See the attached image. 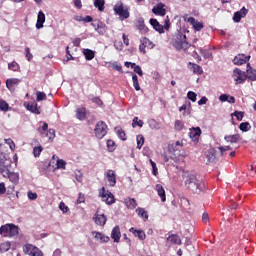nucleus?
<instances>
[{
	"label": "nucleus",
	"mask_w": 256,
	"mask_h": 256,
	"mask_svg": "<svg viewBox=\"0 0 256 256\" xmlns=\"http://www.w3.org/2000/svg\"><path fill=\"white\" fill-rule=\"evenodd\" d=\"M184 183L187 189L199 195L203 189H205V184L197 179V174L195 172H184L183 173Z\"/></svg>",
	"instance_id": "1"
},
{
	"label": "nucleus",
	"mask_w": 256,
	"mask_h": 256,
	"mask_svg": "<svg viewBox=\"0 0 256 256\" xmlns=\"http://www.w3.org/2000/svg\"><path fill=\"white\" fill-rule=\"evenodd\" d=\"M4 147L3 144H0V175L7 177L11 171V160L9 156L3 152Z\"/></svg>",
	"instance_id": "2"
},
{
	"label": "nucleus",
	"mask_w": 256,
	"mask_h": 256,
	"mask_svg": "<svg viewBox=\"0 0 256 256\" xmlns=\"http://www.w3.org/2000/svg\"><path fill=\"white\" fill-rule=\"evenodd\" d=\"M0 235L2 237H16L19 235V227L15 224H5L0 227Z\"/></svg>",
	"instance_id": "3"
},
{
	"label": "nucleus",
	"mask_w": 256,
	"mask_h": 256,
	"mask_svg": "<svg viewBox=\"0 0 256 256\" xmlns=\"http://www.w3.org/2000/svg\"><path fill=\"white\" fill-rule=\"evenodd\" d=\"M108 127L107 124L103 121H99L94 129V133L97 139H103L107 135Z\"/></svg>",
	"instance_id": "4"
},
{
	"label": "nucleus",
	"mask_w": 256,
	"mask_h": 256,
	"mask_svg": "<svg viewBox=\"0 0 256 256\" xmlns=\"http://www.w3.org/2000/svg\"><path fill=\"white\" fill-rule=\"evenodd\" d=\"M114 11L116 15H119L121 21L129 19V10L121 2L114 5Z\"/></svg>",
	"instance_id": "5"
},
{
	"label": "nucleus",
	"mask_w": 256,
	"mask_h": 256,
	"mask_svg": "<svg viewBox=\"0 0 256 256\" xmlns=\"http://www.w3.org/2000/svg\"><path fill=\"white\" fill-rule=\"evenodd\" d=\"M232 77L234 81H236V85H240L241 83H245V81L247 80V73L243 72L239 68H236L233 71Z\"/></svg>",
	"instance_id": "6"
},
{
	"label": "nucleus",
	"mask_w": 256,
	"mask_h": 256,
	"mask_svg": "<svg viewBox=\"0 0 256 256\" xmlns=\"http://www.w3.org/2000/svg\"><path fill=\"white\" fill-rule=\"evenodd\" d=\"M100 197L102 198V201L107 203V205H113V203H115V196L111 192L106 191L105 188H102Z\"/></svg>",
	"instance_id": "7"
},
{
	"label": "nucleus",
	"mask_w": 256,
	"mask_h": 256,
	"mask_svg": "<svg viewBox=\"0 0 256 256\" xmlns=\"http://www.w3.org/2000/svg\"><path fill=\"white\" fill-rule=\"evenodd\" d=\"M176 43L178 45V49H187V36L183 33H179L176 39Z\"/></svg>",
	"instance_id": "8"
},
{
	"label": "nucleus",
	"mask_w": 256,
	"mask_h": 256,
	"mask_svg": "<svg viewBox=\"0 0 256 256\" xmlns=\"http://www.w3.org/2000/svg\"><path fill=\"white\" fill-rule=\"evenodd\" d=\"M152 13L154 15H160V17H165L167 11L165 10V4L159 3L156 6L153 7Z\"/></svg>",
	"instance_id": "9"
},
{
	"label": "nucleus",
	"mask_w": 256,
	"mask_h": 256,
	"mask_svg": "<svg viewBox=\"0 0 256 256\" xmlns=\"http://www.w3.org/2000/svg\"><path fill=\"white\" fill-rule=\"evenodd\" d=\"M106 177L110 187H115V185H117V175H115V171L107 170Z\"/></svg>",
	"instance_id": "10"
},
{
	"label": "nucleus",
	"mask_w": 256,
	"mask_h": 256,
	"mask_svg": "<svg viewBox=\"0 0 256 256\" xmlns=\"http://www.w3.org/2000/svg\"><path fill=\"white\" fill-rule=\"evenodd\" d=\"M190 139L192 141H199V137H201V128L200 127H192L189 132Z\"/></svg>",
	"instance_id": "11"
},
{
	"label": "nucleus",
	"mask_w": 256,
	"mask_h": 256,
	"mask_svg": "<svg viewBox=\"0 0 256 256\" xmlns=\"http://www.w3.org/2000/svg\"><path fill=\"white\" fill-rule=\"evenodd\" d=\"M208 163H215L217 161V150L210 148L206 153Z\"/></svg>",
	"instance_id": "12"
},
{
	"label": "nucleus",
	"mask_w": 256,
	"mask_h": 256,
	"mask_svg": "<svg viewBox=\"0 0 256 256\" xmlns=\"http://www.w3.org/2000/svg\"><path fill=\"white\" fill-rule=\"evenodd\" d=\"M249 59H251V56L240 54L233 59V63L234 65H245Z\"/></svg>",
	"instance_id": "13"
},
{
	"label": "nucleus",
	"mask_w": 256,
	"mask_h": 256,
	"mask_svg": "<svg viewBox=\"0 0 256 256\" xmlns=\"http://www.w3.org/2000/svg\"><path fill=\"white\" fill-rule=\"evenodd\" d=\"M96 225L103 227L107 223V216L105 214H95L93 217Z\"/></svg>",
	"instance_id": "14"
},
{
	"label": "nucleus",
	"mask_w": 256,
	"mask_h": 256,
	"mask_svg": "<svg viewBox=\"0 0 256 256\" xmlns=\"http://www.w3.org/2000/svg\"><path fill=\"white\" fill-rule=\"evenodd\" d=\"M155 191L158 193L162 203H165V201H167V196L165 194V188H163V185L157 184L155 186Z\"/></svg>",
	"instance_id": "15"
},
{
	"label": "nucleus",
	"mask_w": 256,
	"mask_h": 256,
	"mask_svg": "<svg viewBox=\"0 0 256 256\" xmlns=\"http://www.w3.org/2000/svg\"><path fill=\"white\" fill-rule=\"evenodd\" d=\"M246 79H250V81H256V70L251 67L250 63H247Z\"/></svg>",
	"instance_id": "16"
},
{
	"label": "nucleus",
	"mask_w": 256,
	"mask_h": 256,
	"mask_svg": "<svg viewBox=\"0 0 256 256\" xmlns=\"http://www.w3.org/2000/svg\"><path fill=\"white\" fill-rule=\"evenodd\" d=\"M111 238L114 240V243H119L121 239V229L119 228V226H115L112 229Z\"/></svg>",
	"instance_id": "17"
},
{
	"label": "nucleus",
	"mask_w": 256,
	"mask_h": 256,
	"mask_svg": "<svg viewBox=\"0 0 256 256\" xmlns=\"http://www.w3.org/2000/svg\"><path fill=\"white\" fill-rule=\"evenodd\" d=\"M136 25L140 33H147L149 31V28L145 26V20L143 18H138Z\"/></svg>",
	"instance_id": "18"
},
{
	"label": "nucleus",
	"mask_w": 256,
	"mask_h": 256,
	"mask_svg": "<svg viewBox=\"0 0 256 256\" xmlns=\"http://www.w3.org/2000/svg\"><path fill=\"white\" fill-rule=\"evenodd\" d=\"M43 23H45V13L43 11L38 12L36 29H43Z\"/></svg>",
	"instance_id": "19"
},
{
	"label": "nucleus",
	"mask_w": 256,
	"mask_h": 256,
	"mask_svg": "<svg viewBox=\"0 0 256 256\" xmlns=\"http://www.w3.org/2000/svg\"><path fill=\"white\" fill-rule=\"evenodd\" d=\"M188 23H190L193 26L195 31H201V29H203V24L193 17L188 18Z\"/></svg>",
	"instance_id": "20"
},
{
	"label": "nucleus",
	"mask_w": 256,
	"mask_h": 256,
	"mask_svg": "<svg viewBox=\"0 0 256 256\" xmlns=\"http://www.w3.org/2000/svg\"><path fill=\"white\" fill-rule=\"evenodd\" d=\"M19 83H21L19 78H9L6 80V87L11 90L15 85H19Z\"/></svg>",
	"instance_id": "21"
},
{
	"label": "nucleus",
	"mask_w": 256,
	"mask_h": 256,
	"mask_svg": "<svg viewBox=\"0 0 256 256\" xmlns=\"http://www.w3.org/2000/svg\"><path fill=\"white\" fill-rule=\"evenodd\" d=\"M167 241L171 243L172 245H181V238H179V235L177 234H171Z\"/></svg>",
	"instance_id": "22"
},
{
	"label": "nucleus",
	"mask_w": 256,
	"mask_h": 256,
	"mask_svg": "<svg viewBox=\"0 0 256 256\" xmlns=\"http://www.w3.org/2000/svg\"><path fill=\"white\" fill-rule=\"evenodd\" d=\"M94 237L97 241H100V243H109V236H105L101 234L100 232H93Z\"/></svg>",
	"instance_id": "23"
},
{
	"label": "nucleus",
	"mask_w": 256,
	"mask_h": 256,
	"mask_svg": "<svg viewBox=\"0 0 256 256\" xmlns=\"http://www.w3.org/2000/svg\"><path fill=\"white\" fill-rule=\"evenodd\" d=\"M224 139L226 143H237V141H239L240 139V136L239 134L228 135V136H225Z\"/></svg>",
	"instance_id": "24"
},
{
	"label": "nucleus",
	"mask_w": 256,
	"mask_h": 256,
	"mask_svg": "<svg viewBox=\"0 0 256 256\" xmlns=\"http://www.w3.org/2000/svg\"><path fill=\"white\" fill-rule=\"evenodd\" d=\"M26 107L28 111H31V113H35L36 115L41 114V111H39V107H37V103H30Z\"/></svg>",
	"instance_id": "25"
},
{
	"label": "nucleus",
	"mask_w": 256,
	"mask_h": 256,
	"mask_svg": "<svg viewBox=\"0 0 256 256\" xmlns=\"http://www.w3.org/2000/svg\"><path fill=\"white\" fill-rule=\"evenodd\" d=\"M83 54H84L85 58L87 59V61H91V60L95 59V52L91 49H84Z\"/></svg>",
	"instance_id": "26"
},
{
	"label": "nucleus",
	"mask_w": 256,
	"mask_h": 256,
	"mask_svg": "<svg viewBox=\"0 0 256 256\" xmlns=\"http://www.w3.org/2000/svg\"><path fill=\"white\" fill-rule=\"evenodd\" d=\"M12 183H18L19 182V174L15 172H11V170L8 172V175L6 176Z\"/></svg>",
	"instance_id": "27"
},
{
	"label": "nucleus",
	"mask_w": 256,
	"mask_h": 256,
	"mask_svg": "<svg viewBox=\"0 0 256 256\" xmlns=\"http://www.w3.org/2000/svg\"><path fill=\"white\" fill-rule=\"evenodd\" d=\"M130 233H134V235L140 238L141 241H144L146 235L142 230H135V228H130Z\"/></svg>",
	"instance_id": "28"
},
{
	"label": "nucleus",
	"mask_w": 256,
	"mask_h": 256,
	"mask_svg": "<svg viewBox=\"0 0 256 256\" xmlns=\"http://www.w3.org/2000/svg\"><path fill=\"white\" fill-rule=\"evenodd\" d=\"M189 65H191V69L193 71V73H195L196 75H203V68L197 64L194 63H189Z\"/></svg>",
	"instance_id": "29"
},
{
	"label": "nucleus",
	"mask_w": 256,
	"mask_h": 256,
	"mask_svg": "<svg viewBox=\"0 0 256 256\" xmlns=\"http://www.w3.org/2000/svg\"><path fill=\"white\" fill-rule=\"evenodd\" d=\"M94 7H96L98 11H105V0H94Z\"/></svg>",
	"instance_id": "30"
},
{
	"label": "nucleus",
	"mask_w": 256,
	"mask_h": 256,
	"mask_svg": "<svg viewBox=\"0 0 256 256\" xmlns=\"http://www.w3.org/2000/svg\"><path fill=\"white\" fill-rule=\"evenodd\" d=\"M125 205L128 209H135V207H137V201L133 198H128L125 200Z\"/></svg>",
	"instance_id": "31"
},
{
	"label": "nucleus",
	"mask_w": 256,
	"mask_h": 256,
	"mask_svg": "<svg viewBox=\"0 0 256 256\" xmlns=\"http://www.w3.org/2000/svg\"><path fill=\"white\" fill-rule=\"evenodd\" d=\"M136 213L138 217H141L142 219H144V221H147V219H149V215H147V211H145L143 208H137Z\"/></svg>",
	"instance_id": "32"
},
{
	"label": "nucleus",
	"mask_w": 256,
	"mask_h": 256,
	"mask_svg": "<svg viewBox=\"0 0 256 256\" xmlns=\"http://www.w3.org/2000/svg\"><path fill=\"white\" fill-rule=\"evenodd\" d=\"M131 75L134 89L136 91H141V86H139V78L136 76V74H133V72H131Z\"/></svg>",
	"instance_id": "33"
},
{
	"label": "nucleus",
	"mask_w": 256,
	"mask_h": 256,
	"mask_svg": "<svg viewBox=\"0 0 256 256\" xmlns=\"http://www.w3.org/2000/svg\"><path fill=\"white\" fill-rule=\"evenodd\" d=\"M76 117L80 121H83V119H85V108H78L76 110Z\"/></svg>",
	"instance_id": "34"
},
{
	"label": "nucleus",
	"mask_w": 256,
	"mask_h": 256,
	"mask_svg": "<svg viewBox=\"0 0 256 256\" xmlns=\"http://www.w3.org/2000/svg\"><path fill=\"white\" fill-rule=\"evenodd\" d=\"M9 249H11V242H3L0 244L1 253H6V251H9Z\"/></svg>",
	"instance_id": "35"
},
{
	"label": "nucleus",
	"mask_w": 256,
	"mask_h": 256,
	"mask_svg": "<svg viewBox=\"0 0 256 256\" xmlns=\"http://www.w3.org/2000/svg\"><path fill=\"white\" fill-rule=\"evenodd\" d=\"M239 129L243 132L251 131V124H249V122H242Z\"/></svg>",
	"instance_id": "36"
},
{
	"label": "nucleus",
	"mask_w": 256,
	"mask_h": 256,
	"mask_svg": "<svg viewBox=\"0 0 256 256\" xmlns=\"http://www.w3.org/2000/svg\"><path fill=\"white\" fill-rule=\"evenodd\" d=\"M141 43H143L148 49H153L155 47V44L145 37L141 39Z\"/></svg>",
	"instance_id": "37"
},
{
	"label": "nucleus",
	"mask_w": 256,
	"mask_h": 256,
	"mask_svg": "<svg viewBox=\"0 0 256 256\" xmlns=\"http://www.w3.org/2000/svg\"><path fill=\"white\" fill-rule=\"evenodd\" d=\"M184 127H185V124L183 123V121L181 120L175 121L174 129H176V131H183Z\"/></svg>",
	"instance_id": "38"
},
{
	"label": "nucleus",
	"mask_w": 256,
	"mask_h": 256,
	"mask_svg": "<svg viewBox=\"0 0 256 256\" xmlns=\"http://www.w3.org/2000/svg\"><path fill=\"white\" fill-rule=\"evenodd\" d=\"M136 141H137V149H141V147H143V144L145 143V138L143 137V135H138L136 137Z\"/></svg>",
	"instance_id": "39"
},
{
	"label": "nucleus",
	"mask_w": 256,
	"mask_h": 256,
	"mask_svg": "<svg viewBox=\"0 0 256 256\" xmlns=\"http://www.w3.org/2000/svg\"><path fill=\"white\" fill-rule=\"evenodd\" d=\"M132 69H134V72L137 73L140 77H143V70L141 69V66L137 64H132Z\"/></svg>",
	"instance_id": "40"
},
{
	"label": "nucleus",
	"mask_w": 256,
	"mask_h": 256,
	"mask_svg": "<svg viewBox=\"0 0 256 256\" xmlns=\"http://www.w3.org/2000/svg\"><path fill=\"white\" fill-rule=\"evenodd\" d=\"M30 256H43V252L39 248L33 246Z\"/></svg>",
	"instance_id": "41"
},
{
	"label": "nucleus",
	"mask_w": 256,
	"mask_h": 256,
	"mask_svg": "<svg viewBox=\"0 0 256 256\" xmlns=\"http://www.w3.org/2000/svg\"><path fill=\"white\" fill-rule=\"evenodd\" d=\"M23 251H24V253H26V255H31V253L33 252V245L32 244H26L23 247Z\"/></svg>",
	"instance_id": "42"
},
{
	"label": "nucleus",
	"mask_w": 256,
	"mask_h": 256,
	"mask_svg": "<svg viewBox=\"0 0 256 256\" xmlns=\"http://www.w3.org/2000/svg\"><path fill=\"white\" fill-rule=\"evenodd\" d=\"M65 165H67V162H65V160L57 159L56 161L57 169H65Z\"/></svg>",
	"instance_id": "43"
},
{
	"label": "nucleus",
	"mask_w": 256,
	"mask_h": 256,
	"mask_svg": "<svg viewBox=\"0 0 256 256\" xmlns=\"http://www.w3.org/2000/svg\"><path fill=\"white\" fill-rule=\"evenodd\" d=\"M9 104L5 100H0V111H8Z\"/></svg>",
	"instance_id": "44"
},
{
	"label": "nucleus",
	"mask_w": 256,
	"mask_h": 256,
	"mask_svg": "<svg viewBox=\"0 0 256 256\" xmlns=\"http://www.w3.org/2000/svg\"><path fill=\"white\" fill-rule=\"evenodd\" d=\"M112 69H115V71H119V73H123V66L121 64L114 62L111 64Z\"/></svg>",
	"instance_id": "45"
},
{
	"label": "nucleus",
	"mask_w": 256,
	"mask_h": 256,
	"mask_svg": "<svg viewBox=\"0 0 256 256\" xmlns=\"http://www.w3.org/2000/svg\"><path fill=\"white\" fill-rule=\"evenodd\" d=\"M187 97L188 99H190V101H192L193 103H195V101H197V94L193 91H189L187 93Z\"/></svg>",
	"instance_id": "46"
},
{
	"label": "nucleus",
	"mask_w": 256,
	"mask_h": 256,
	"mask_svg": "<svg viewBox=\"0 0 256 256\" xmlns=\"http://www.w3.org/2000/svg\"><path fill=\"white\" fill-rule=\"evenodd\" d=\"M74 174L76 181H78V183H81V181H83V173L80 172V170H75Z\"/></svg>",
	"instance_id": "47"
},
{
	"label": "nucleus",
	"mask_w": 256,
	"mask_h": 256,
	"mask_svg": "<svg viewBox=\"0 0 256 256\" xmlns=\"http://www.w3.org/2000/svg\"><path fill=\"white\" fill-rule=\"evenodd\" d=\"M46 137H48L49 141H53V139H55V129H49L46 133Z\"/></svg>",
	"instance_id": "48"
},
{
	"label": "nucleus",
	"mask_w": 256,
	"mask_h": 256,
	"mask_svg": "<svg viewBox=\"0 0 256 256\" xmlns=\"http://www.w3.org/2000/svg\"><path fill=\"white\" fill-rule=\"evenodd\" d=\"M8 69H10L11 71H19V64H17V62L9 63Z\"/></svg>",
	"instance_id": "49"
},
{
	"label": "nucleus",
	"mask_w": 256,
	"mask_h": 256,
	"mask_svg": "<svg viewBox=\"0 0 256 256\" xmlns=\"http://www.w3.org/2000/svg\"><path fill=\"white\" fill-rule=\"evenodd\" d=\"M37 101H45L47 99V95L45 92H37L36 93Z\"/></svg>",
	"instance_id": "50"
},
{
	"label": "nucleus",
	"mask_w": 256,
	"mask_h": 256,
	"mask_svg": "<svg viewBox=\"0 0 256 256\" xmlns=\"http://www.w3.org/2000/svg\"><path fill=\"white\" fill-rule=\"evenodd\" d=\"M201 55H203L204 59H211V52L205 50L203 48L200 49Z\"/></svg>",
	"instance_id": "51"
},
{
	"label": "nucleus",
	"mask_w": 256,
	"mask_h": 256,
	"mask_svg": "<svg viewBox=\"0 0 256 256\" xmlns=\"http://www.w3.org/2000/svg\"><path fill=\"white\" fill-rule=\"evenodd\" d=\"M135 125L143 127V120H139L138 117H134L132 127H135Z\"/></svg>",
	"instance_id": "52"
},
{
	"label": "nucleus",
	"mask_w": 256,
	"mask_h": 256,
	"mask_svg": "<svg viewBox=\"0 0 256 256\" xmlns=\"http://www.w3.org/2000/svg\"><path fill=\"white\" fill-rule=\"evenodd\" d=\"M241 19H243V16L241 15V12H236L233 16V21L234 23H239V21H241Z\"/></svg>",
	"instance_id": "53"
},
{
	"label": "nucleus",
	"mask_w": 256,
	"mask_h": 256,
	"mask_svg": "<svg viewBox=\"0 0 256 256\" xmlns=\"http://www.w3.org/2000/svg\"><path fill=\"white\" fill-rule=\"evenodd\" d=\"M43 151V147L38 146L33 149L34 157H39L41 152Z\"/></svg>",
	"instance_id": "54"
},
{
	"label": "nucleus",
	"mask_w": 256,
	"mask_h": 256,
	"mask_svg": "<svg viewBox=\"0 0 256 256\" xmlns=\"http://www.w3.org/2000/svg\"><path fill=\"white\" fill-rule=\"evenodd\" d=\"M218 149L220 151V155H225L226 151H231V146H220Z\"/></svg>",
	"instance_id": "55"
},
{
	"label": "nucleus",
	"mask_w": 256,
	"mask_h": 256,
	"mask_svg": "<svg viewBox=\"0 0 256 256\" xmlns=\"http://www.w3.org/2000/svg\"><path fill=\"white\" fill-rule=\"evenodd\" d=\"M234 117H236L238 121H243L244 113L241 111H235Z\"/></svg>",
	"instance_id": "56"
},
{
	"label": "nucleus",
	"mask_w": 256,
	"mask_h": 256,
	"mask_svg": "<svg viewBox=\"0 0 256 256\" xmlns=\"http://www.w3.org/2000/svg\"><path fill=\"white\" fill-rule=\"evenodd\" d=\"M76 203L78 205H81V203H85V194L79 193Z\"/></svg>",
	"instance_id": "57"
},
{
	"label": "nucleus",
	"mask_w": 256,
	"mask_h": 256,
	"mask_svg": "<svg viewBox=\"0 0 256 256\" xmlns=\"http://www.w3.org/2000/svg\"><path fill=\"white\" fill-rule=\"evenodd\" d=\"M59 209L60 211H62V213H67V211H69V207H67L64 202H60Z\"/></svg>",
	"instance_id": "58"
},
{
	"label": "nucleus",
	"mask_w": 256,
	"mask_h": 256,
	"mask_svg": "<svg viewBox=\"0 0 256 256\" xmlns=\"http://www.w3.org/2000/svg\"><path fill=\"white\" fill-rule=\"evenodd\" d=\"M49 129V124H47V122H44L42 128H39L38 131L41 135H43V133H45V131H47Z\"/></svg>",
	"instance_id": "59"
},
{
	"label": "nucleus",
	"mask_w": 256,
	"mask_h": 256,
	"mask_svg": "<svg viewBox=\"0 0 256 256\" xmlns=\"http://www.w3.org/2000/svg\"><path fill=\"white\" fill-rule=\"evenodd\" d=\"M117 133H118L119 139H121L122 141H127V138L125 137V131L118 130Z\"/></svg>",
	"instance_id": "60"
},
{
	"label": "nucleus",
	"mask_w": 256,
	"mask_h": 256,
	"mask_svg": "<svg viewBox=\"0 0 256 256\" xmlns=\"http://www.w3.org/2000/svg\"><path fill=\"white\" fill-rule=\"evenodd\" d=\"M154 29L155 31H158V33H165V28L161 24H158L157 26H155Z\"/></svg>",
	"instance_id": "61"
},
{
	"label": "nucleus",
	"mask_w": 256,
	"mask_h": 256,
	"mask_svg": "<svg viewBox=\"0 0 256 256\" xmlns=\"http://www.w3.org/2000/svg\"><path fill=\"white\" fill-rule=\"evenodd\" d=\"M28 199H30L31 201H35V199H37V193L29 191Z\"/></svg>",
	"instance_id": "62"
},
{
	"label": "nucleus",
	"mask_w": 256,
	"mask_h": 256,
	"mask_svg": "<svg viewBox=\"0 0 256 256\" xmlns=\"http://www.w3.org/2000/svg\"><path fill=\"white\" fill-rule=\"evenodd\" d=\"M107 147L110 151H113L114 147H115V142L113 140H108L107 141Z\"/></svg>",
	"instance_id": "63"
},
{
	"label": "nucleus",
	"mask_w": 256,
	"mask_h": 256,
	"mask_svg": "<svg viewBox=\"0 0 256 256\" xmlns=\"http://www.w3.org/2000/svg\"><path fill=\"white\" fill-rule=\"evenodd\" d=\"M7 192V188L5 187V183H0V195H5Z\"/></svg>",
	"instance_id": "64"
}]
</instances>
